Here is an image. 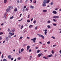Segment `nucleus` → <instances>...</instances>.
<instances>
[{"label":"nucleus","mask_w":61,"mask_h":61,"mask_svg":"<svg viewBox=\"0 0 61 61\" xmlns=\"http://www.w3.org/2000/svg\"><path fill=\"white\" fill-rule=\"evenodd\" d=\"M50 2V0H43V6H46V4H48L49 2Z\"/></svg>","instance_id":"1"},{"label":"nucleus","mask_w":61,"mask_h":61,"mask_svg":"<svg viewBox=\"0 0 61 61\" xmlns=\"http://www.w3.org/2000/svg\"><path fill=\"white\" fill-rule=\"evenodd\" d=\"M14 7V6H8V7L9 9H12Z\"/></svg>","instance_id":"2"},{"label":"nucleus","mask_w":61,"mask_h":61,"mask_svg":"<svg viewBox=\"0 0 61 61\" xmlns=\"http://www.w3.org/2000/svg\"><path fill=\"white\" fill-rule=\"evenodd\" d=\"M52 13L53 14H57V13L55 10H54L53 11Z\"/></svg>","instance_id":"3"},{"label":"nucleus","mask_w":61,"mask_h":61,"mask_svg":"<svg viewBox=\"0 0 61 61\" xmlns=\"http://www.w3.org/2000/svg\"><path fill=\"white\" fill-rule=\"evenodd\" d=\"M10 9L8 8L7 9H6V12H9V11H10Z\"/></svg>","instance_id":"4"},{"label":"nucleus","mask_w":61,"mask_h":61,"mask_svg":"<svg viewBox=\"0 0 61 61\" xmlns=\"http://www.w3.org/2000/svg\"><path fill=\"white\" fill-rule=\"evenodd\" d=\"M30 8L33 9V8H34V7L33 6L30 5Z\"/></svg>","instance_id":"5"},{"label":"nucleus","mask_w":61,"mask_h":61,"mask_svg":"<svg viewBox=\"0 0 61 61\" xmlns=\"http://www.w3.org/2000/svg\"><path fill=\"white\" fill-rule=\"evenodd\" d=\"M36 38H34L33 39H31V40L32 41L33 40H36Z\"/></svg>","instance_id":"6"},{"label":"nucleus","mask_w":61,"mask_h":61,"mask_svg":"<svg viewBox=\"0 0 61 61\" xmlns=\"http://www.w3.org/2000/svg\"><path fill=\"white\" fill-rule=\"evenodd\" d=\"M5 40L7 41H8V40L9 39H8V37H6Z\"/></svg>","instance_id":"7"},{"label":"nucleus","mask_w":61,"mask_h":61,"mask_svg":"<svg viewBox=\"0 0 61 61\" xmlns=\"http://www.w3.org/2000/svg\"><path fill=\"white\" fill-rule=\"evenodd\" d=\"M8 58H9V59H11V56L10 55H9L8 56Z\"/></svg>","instance_id":"8"},{"label":"nucleus","mask_w":61,"mask_h":61,"mask_svg":"<svg viewBox=\"0 0 61 61\" xmlns=\"http://www.w3.org/2000/svg\"><path fill=\"white\" fill-rule=\"evenodd\" d=\"M14 11H15V12H16L17 11V8H15L14 10Z\"/></svg>","instance_id":"9"},{"label":"nucleus","mask_w":61,"mask_h":61,"mask_svg":"<svg viewBox=\"0 0 61 61\" xmlns=\"http://www.w3.org/2000/svg\"><path fill=\"white\" fill-rule=\"evenodd\" d=\"M30 47L29 46H27V50H28L29 49V48H30Z\"/></svg>","instance_id":"10"},{"label":"nucleus","mask_w":61,"mask_h":61,"mask_svg":"<svg viewBox=\"0 0 61 61\" xmlns=\"http://www.w3.org/2000/svg\"><path fill=\"white\" fill-rule=\"evenodd\" d=\"M7 0H4V3L5 4H6L7 2Z\"/></svg>","instance_id":"11"},{"label":"nucleus","mask_w":61,"mask_h":61,"mask_svg":"<svg viewBox=\"0 0 61 61\" xmlns=\"http://www.w3.org/2000/svg\"><path fill=\"white\" fill-rule=\"evenodd\" d=\"M52 56H53V55L51 54L50 55H48V57H51Z\"/></svg>","instance_id":"12"},{"label":"nucleus","mask_w":61,"mask_h":61,"mask_svg":"<svg viewBox=\"0 0 61 61\" xmlns=\"http://www.w3.org/2000/svg\"><path fill=\"white\" fill-rule=\"evenodd\" d=\"M32 27H33V25H30L29 26V28H32Z\"/></svg>","instance_id":"13"},{"label":"nucleus","mask_w":61,"mask_h":61,"mask_svg":"<svg viewBox=\"0 0 61 61\" xmlns=\"http://www.w3.org/2000/svg\"><path fill=\"white\" fill-rule=\"evenodd\" d=\"M43 12H47V10H43Z\"/></svg>","instance_id":"14"},{"label":"nucleus","mask_w":61,"mask_h":61,"mask_svg":"<svg viewBox=\"0 0 61 61\" xmlns=\"http://www.w3.org/2000/svg\"><path fill=\"white\" fill-rule=\"evenodd\" d=\"M41 37L43 39H44V38H45L44 36H43V35H41Z\"/></svg>","instance_id":"15"},{"label":"nucleus","mask_w":61,"mask_h":61,"mask_svg":"<svg viewBox=\"0 0 61 61\" xmlns=\"http://www.w3.org/2000/svg\"><path fill=\"white\" fill-rule=\"evenodd\" d=\"M47 44L48 45L50 44V41H49L48 42H47Z\"/></svg>","instance_id":"16"},{"label":"nucleus","mask_w":61,"mask_h":61,"mask_svg":"<svg viewBox=\"0 0 61 61\" xmlns=\"http://www.w3.org/2000/svg\"><path fill=\"white\" fill-rule=\"evenodd\" d=\"M39 52H41V51L40 50H39L37 51V53H39Z\"/></svg>","instance_id":"17"},{"label":"nucleus","mask_w":61,"mask_h":61,"mask_svg":"<svg viewBox=\"0 0 61 61\" xmlns=\"http://www.w3.org/2000/svg\"><path fill=\"white\" fill-rule=\"evenodd\" d=\"M15 31V29H13L12 30V32H14Z\"/></svg>","instance_id":"18"},{"label":"nucleus","mask_w":61,"mask_h":61,"mask_svg":"<svg viewBox=\"0 0 61 61\" xmlns=\"http://www.w3.org/2000/svg\"><path fill=\"white\" fill-rule=\"evenodd\" d=\"M47 27H48V28H50V26L49 25H47Z\"/></svg>","instance_id":"19"},{"label":"nucleus","mask_w":61,"mask_h":61,"mask_svg":"<svg viewBox=\"0 0 61 61\" xmlns=\"http://www.w3.org/2000/svg\"><path fill=\"white\" fill-rule=\"evenodd\" d=\"M43 58H45V59H48V58H46V57H45V56H44L43 57Z\"/></svg>","instance_id":"20"},{"label":"nucleus","mask_w":61,"mask_h":61,"mask_svg":"<svg viewBox=\"0 0 61 61\" xmlns=\"http://www.w3.org/2000/svg\"><path fill=\"white\" fill-rule=\"evenodd\" d=\"M47 23H51V21H50V20H48L47 21Z\"/></svg>","instance_id":"21"},{"label":"nucleus","mask_w":61,"mask_h":61,"mask_svg":"<svg viewBox=\"0 0 61 61\" xmlns=\"http://www.w3.org/2000/svg\"><path fill=\"white\" fill-rule=\"evenodd\" d=\"M51 5H53V1H52L51 2Z\"/></svg>","instance_id":"22"},{"label":"nucleus","mask_w":61,"mask_h":61,"mask_svg":"<svg viewBox=\"0 0 61 61\" xmlns=\"http://www.w3.org/2000/svg\"><path fill=\"white\" fill-rule=\"evenodd\" d=\"M36 20H35L33 22L34 24H36Z\"/></svg>","instance_id":"23"},{"label":"nucleus","mask_w":61,"mask_h":61,"mask_svg":"<svg viewBox=\"0 0 61 61\" xmlns=\"http://www.w3.org/2000/svg\"><path fill=\"white\" fill-rule=\"evenodd\" d=\"M14 18V16H12L11 17H10V19H13Z\"/></svg>","instance_id":"24"},{"label":"nucleus","mask_w":61,"mask_h":61,"mask_svg":"<svg viewBox=\"0 0 61 61\" xmlns=\"http://www.w3.org/2000/svg\"><path fill=\"white\" fill-rule=\"evenodd\" d=\"M38 57H40V56H41L40 54H38Z\"/></svg>","instance_id":"25"},{"label":"nucleus","mask_w":61,"mask_h":61,"mask_svg":"<svg viewBox=\"0 0 61 61\" xmlns=\"http://www.w3.org/2000/svg\"><path fill=\"white\" fill-rule=\"evenodd\" d=\"M51 52H52V54H54V51L53 50H52L51 51Z\"/></svg>","instance_id":"26"},{"label":"nucleus","mask_w":61,"mask_h":61,"mask_svg":"<svg viewBox=\"0 0 61 61\" xmlns=\"http://www.w3.org/2000/svg\"><path fill=\"white\" fill-rule=\"evenodd\" d=\"M53 18H55V19H56V16H54L53 17Z\"/></svg>","instance_id":"27"},{"label":"nucleus","mask_w":61,"mask_h":61,"mask_svg":"<svg viewBox=\"0 0 61 61\" xmlns=\"http://www.w3.org/2000/svg\"><path fill=\"white\" fill-rule=\"evenodd\" d=\"M3 61H7V60L5 59H3Z\"/></svg>","instance_id":"28"},{"label":"nucleus","mask_w":61,"mask_h":61,"mask_svg":"<svg viewBox=\"0 0 61 61\" xmlns=\"http://www.w3.org/2000/svg\"><path fill=\"white\" fill-rule=\"evenodd\" d=\"M51 38H53V39H56V38L54 36H52L51 37Z\"/></svg>","instance_id":"29"},{"label":"nucleus","mask_w":61,"mask_h":61,"mask_svg":"<svg viewBox=\"0 0 61 61\" xmlns=\"http://www.w3.org/2000/svg\"><path fill=\"white\" fill-rule=\"evenodd\" d=\"M56 19L57 18H59V16H56Z\"/></svg>","instance_id":"30"},{"label":"nucleus","mask_w":61,"mask_h":61,"mask_svg":"<svg viewBox=\"0 0 61 61\" xmlns=\"http://www.w3.org/2000/svg\"><path fill=\"white\" fill-rule=\"evenodd\" d=\"M24 27V26L23 25L21 26V29H22V28H23V27Z\"/></svg>","instance_id":"31"},{"label":"nucleus","mask_w":61,"mask_h":61,"mask_svg":"<svg viewBox=\"0 0 61 61\" xmlns=\"http://www.w3.org/2000/svg\"><path fill=\"white\" fill-rule=\"evenodd\" d=\"M24 51V49L23 48L21 50V51L22 52V51Z\"/></svg>","instance_id":"32"},{"label":"nucleus","mask_w":61,"mask_h":61,"mask_svg":"<svg viewBox=\"0 0 61 61\" xmlns=\"http://www.w3.org/2000/svg\"><path fill=\"white\" fill-rule=\"evenodd\" d=\"M18 60H20V59H21V58L20 57H19L18 58Z\"/></svg>","instance_id":"33"},{"label":"nucleus","mask_w":61,"mask_h":61,"mask_svg":"<svg viewBox=\"0 0 61 61\" xmlns=\"http://www.w3.org/2000/svg\"><path fill=\"white\" fill-rule=\"evenodd\" d=\"M7 14V13H5V15H4L5 16H6V15Z\"/></svg>","instance_id":"34"},{"label":"nucleus","mask_w":61,"mask_h":61,"mask_svg":"<svg viewBox=\"0 0 61 61\" xmlns=\"http://www.w3.org/2000/svg\"><path fill=\"white\" fill-rule=\"evenodd\" d=\"M53 25H54V26H56V24L55 23H53Z\"/></svg>","instance_id":"35"},{"label":"nucleus","mask_w":61,"mask_h":61,"mask_svg":"<svg viewBox=\"0 0 61 61\" xmlns=\"http://www.w3.org/2000/svg\"><path fill=\"white\" fill-rule=\"evenodd\" d=\"M27 22L28 23L29 22H30V20H27Z\"/></svg>","instance_id":"36"},{"label":"nucleus","mask_w":61,"mask_h":61,"mask_svg":"<svg viewBox=\"0 0 61 61\" xmlns=\"http://www.w3.org/2000/svg\"><path fill=\"white\" fill-rule=\"evenodd\" d=\"M25 10L26 11H28V9L27 8H26L25 9Z\"/></svg>","instance_id":"37"},{"label":"nucleus","mask_w":61,"mask_h":61,"mask_svg":"<svg viewBox=\"0 0 61 61\" xmlns=\"http://www.w3.org/2000/svg\"><path fill=\"white\" fill-rule=\"evenodd\" d=\"M12 34V32H9V35H11Z\"/></svg>","instance_id":"38"},{"label":"nucleus","mask_w":61,"mask_h":61,"mask_svg":"<svg viewBox=\"0 0 61 61\" xmlns=\"http://www.w3.org/2000/svg\"><path fill=\"white\" fill-rule=\"evenodd\" d=\"M10 31V30L9 28H8V32H9Z\"/></svg>","instance_id":"39"},{"label":"nucleus","mask_w":61,"mask_h":61,"mask_svg":"<svg viewBox=\"0 0 61 61\" xmlns=\"http://www.w3.org/2000/svg\"><path fill=\"white\" fill-rule=\"evenodd\" d=\"M28 18H30V15H28Z\"/></svg>","instance_id":"40"},{"label":"nucleus","mask_w":61,"mask_h":61,"mask_svg":"<svg viewBox=\"0 0 61 61\" xmlns=\"http://www.w3.org/2000/svg\"><path fill=\"white\" fill-rule=\"evenodd\" d=\"M46 33H47V32L45 31V35H46Z\"/></svg>","instance_id":"41"},{"label":"nucleus","mask_w":61,"mask_h":61,"mask_svg":"<svg viewBox=\"0 0 61 61\" xmlns=\"http://www.w3.org/2000/svg\"><path fill=\"white\" fill-rule=\"evenodd\" d=\"M3 32H0V35H3Z\"/></svg>","instance_id":"42"},{"label":"nucleus","mask_w":61,"mask_h":61,"mask_svg":"<svg viewBox=\"0 0 61 61\" xmlns=\"http://www.w3.org/2000/svg\"><path fill=\"white\" fill-rule=\"evenodd\" d=\"M17 2L18 3L19 2V0H17Z\"/></svg>","instance_id":"43"},{"label":"nucleus","mask_w":61,"mask_h":61,"mask_svg":"<svg viewBox=\"0 0 61 61\" xmlns=\"http://www.w3.org/2000/svg\"><path fill=\"white\" fill-rule=\"evenodd\" d=\"M33 3H36V0L35 2L33 1Z\"/></svg>","instance_id":"44"},{"label":"nucleus","mask_w":61,"mask_h":61,"mask_svg":"<svg viewBox=\"0 0 61 61\" xmlns=\"http://www.w3.org/2000/svg\"><path fill=\"white\" fill-rule=\"evenodd\" d=\"M14 34H15L14 33H13L12 34H11V36H13V35H14Z\"/></svg>","instance_id":"45"},{"label":"nucleus","mask_w":61,"mask_h":61,"mask_svg":"<svg viewBox=\"0 0 61 61\" xmlns=\"http://www.w3.org/2000/svg\"><path fill=\"white\" fill-rule=\"evenodd\" d=\"M36 41L35 40H33V42H34V43H36Z\"/></svg>","instance_id":"46"},{"label":"nucleus","mask_w":61,"mask_h":61,"mask_svg":"<svg viewBox=\"0 0 61 61\" xmlns=\"http://www.w3.org/2000/svg\"><path fill=\"white\" fill-rule=\"evenodd\" d=\"M40 54H41L40 55H41V56H43V53H41Z\"/></svg>","instance_id":"47"},{"label":"nucleus","mask_w":61,"mask_h":61,"mask_svg":"<svg viewBox=\"0 0 61 61\" xmlns=\"http://www.w3.org/2000/svg\"><path fill=\"white\" fill-rule=\"evenodd\" d=\"M53 20L54 22H56V20H55V19H53Z\"/></svg>","instance_id":"48"},{"label":"nucleus","mask_w":61,"mask_h":61,"mask_svg":"<svg viewBox=\"0 0 61 61\" xmlns=\"http://www.w3.org/2000/svg\"><path fill=\"white\" fill-rule=\"evenodd\" d=\"M22 38H23V37L22 36H21L20 38V39H22Z\"/></svg>","instance_id":"49"},{"label":"nucleus","mask_w":61,"mask_h":61,"mask_svg":"<svg viewBox=\"0 0 61 61\" xmlns=\"http://www.w3.org/2000/svg\"><path fill=\"white\" fill-rule=\"evenodd\" d=\"M26 6H24V8L25 9V8H26Z\"/></svg>","instance_id":"50"},{"label":"nucleus","mask_w":61,"mask_h":61,"mask_svg":"<svg viewBox=\"0 0 61 61\" xmlns=\"http://www.w3.org/2000/svg\"><path fill=\"white\" fill-rule=\"evenodd\" d=\"M37 27H36L35 28V29L36 30V29H37Z\"/></svg>","instance_id":"51"},{"label":"nucleus","mask_w":61,"mask_h":61,"mask_svg":"<svg viewBox=\"0 0 61 61\" xmlns=\"http://www.w3.org/2000/svg\"><path fill=\"white\" fill-rule=\"evenodd\" d=\"M2 58H3L4 57V56H3V55H2L1 56Z\"/></svg>","instance_id":"52"},{"label":"nucleus","mask_w":61,"mask_h":61,"mask_svg":"<svg viewBox=\"0 0 61 61\" xmlns=\"http://www.w3.org/2000/svg\"><path fill=\"white\" fill-rule=\"evenodd\" d=\"M20 3H22V0H20Z\"/></svg>","instance_id":"53"},{"label":"nucleus","mask_w":61,"mask_h":61,"mask_svg":"<svg viewBox=\"0 0 61 61\" xmlns=\"http://www.w3.org/2000/svg\"><path fill=\"white\" fill-rule=\"evenodd\" d=\"M56 46V45H53V46H54V47Z\"/></svg>","instance_id":"54"},{"label":"nucleus","mask_w":61,"mask_h":61,"mask_svg":"<svg viewBox=\"0 0 61 61\" xmlns=\"http://www.w3.org/2000/svg\"><path fill=\"white\" fill-rule=\"evenodd\" d=\"M27 39H30V38L29 37H27Z\"/></svg>","instance_id":"55"},{"label":"nucleus","mask_w":61,"mask_h":61,"mask_svg":"<svg viewBox=\"0 0 61 61\" xmlns=\"http://www.w3.org/2000/svg\"><path fill=\"white\" fill-rule=\"evenodd\" d=\"M31 51H32V50H31V49L29 50V52H31Z\"/></svg>","instance_id":"56"},{"label":"nucleus","mask_w":61,"mask_h":61,"mask_svg":"<svg viewBox=\"0 0 61 61\" xmlns=\"http://www.w3.org/2000/svg\"><path fill=\"white\" fill-rule=\"evenodd\" d=\"M25 9H23V12H25Z\"/></svg>","instance_id":"57"},{"label":"nucleus","mask_w":61,"mask_h":61,"mask_svg":"<svg viewBox=\"0 0 61 61\" xmlns=\"http://www.w3.org/2000/svg\"><path fill=\"white\" fill-rule=\"evenodd\" d=\"M9 38H11V36H10V35L9 36Z\"/></svg>","instance_id":"58"},{"label":"nucleus","mask_w":61,"mask_h":61,"mask_svg":"<svg viewBox=\"0 0 61 61\" xmlns=\"http://www.w3.org/2000/svg\"><path fill=\"white\" fill-rule=\"evenodd\" d=\"M13 59L14 58H12L11 59V60H12V61H13Z\"/></svg>","instance_id":"59"},{"label":"nucleus","mask_w":61,"mask_h":61,"mask_svg":"<svg viewBox=\"0 0 61 61\" xmlns=\"http://www.w3.org/2000/svg\"><path fill=\"white\" fill-rule=\"evenodd\" d=\"M33 19L32 18L30 20L31 21H33Z\"/></svg>","instance_id":"60"},{"label":"nucleus","mask_w":61,"mask_h":61,"mask_svg":"<svg viewBox=\"0 0 61 61\" xmlns=\"http://www.w3.org/2000/svg\"><path fill=\"white\" fill-rule=\"evenodd\" d=\"M45 32H47V29H46L45 30Z\"/></svg>","instance_id":"61"},{"label":"nucleus","mask_w":61,"mask_h":61,"mask_svg":"<svg viewBox=\"0 0 61 61\" xmlns=\"http://www.w3.org/2000/svg\"><path fill=\"white\" fill-rule=\"evenodd\" d=\"M2 40V38L1 37H0V40Z\"/></svg>","instance_id":"62"},{"label":"nucleus","mask_w":61,"mask_h":61,"mask_svg":"<svg viewBox=\"0 0 61 61\" xmlns=\"http://www.w3.org/2000/svg\"><path fill=\"white\" fill-rule=\"evenodd\" d=\"M58 9L57 8H56L55 9V10H57Z\"/></svg>","instance_id":"63"},{"label":"nucleus","mask_w":61,"mask_h":61,"mask_svg":"<svg viewBox=\"0 0 61 61\" xmlns=\"http://www.w3.org/2000/svg\"><path fill=\"white\" fill-rule=\"evenodd\" d=\"M1 25H4V23H2L1 24Z\"/></svg>","instance_id":"64"}]
</instances>
